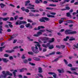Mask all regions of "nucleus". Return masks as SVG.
Wrapping results in <instances>:
<instances>
[{
    "mask_svg": "<svg viewBox=\"0 0 78 78\" xmlns=\"http://www.w3.org/2000/svg\"><path fill=\"white\" fill-rule=\"evenodd\" d=\"M48 3V2L47 1H44L43 3H44V4H47V3Z\"/></svg>",
    "mask_w": 78,
    "mask_h": 78,
    "instance_id": "864d4df0",
    "label": "nucleus"
},
{
    "mask_svg": "<svg viewBox=\"0 0 78 78\" xmlns=\"http://www.w3.org/2000/svg\"><path fill=\"white\" fill-rule=\"evenodd\" d=\"M57 71L59 73H64V70H63V69H62V70L61 69H58Z\"/></svg>",
    "mask_w": 78,
    "mask_h": 78,
    "instance_id": "9b49d317",
    "label": "nucleus"
},
{
    "mask_svg": "<svg viewBox=\"0 0 78 78\" xmlns=\"http://www.w3.org/2000/svg\"><path fill=\"white\" fill-rule=\"evenodd\" d=\"M9 59H10V60H13V57L12 56H10L9 57Z\"/></svg>",
    "mask_w": 78,
    "mask_h": 78,
    "instance_id": "58836bf2",
    "label": "nucleus"
},
{
    "mask_svg": "<svg viewBox=\"0 0 78 78\" xmlns=\"http://www.w3.org/2000/svg\"><path fill=\"white\" fill-rule=\"evenodd\" d=\"M66 16L67 17H72V16L70 15V13L69 12L66 13Z\"/></svg>",
    "mask_w": 78,
    "mask_h": 78,
    "instance_id": "aec40b11",
    "label": "nucleus"
},
{
    "mask_svg": "<svg viewBox=\"0 0 78 78\" xmlns=\"http://www.w3.org/2000/svg\"><path fill=\"white\" fill-rule=\"evenodd\" d=\"M71 70H76V69H78V67H73L71 68Z\"/></svg>",
    "mask_w": 78,
    "mask_h": 78,
    "instance_id": "a211bd4d",
    "label": "nucleus"
},
{
    "mask_svg": "<svg viewBox=\"0 0 78 78\" xmlns=\"http://www.w3.org/2000/svg\"><path fill=\"white\" fill-rule=\"evenodd\" d=\"M16 48H19V47L18 46H16L13 48V49H16Z\"/></svg>",
    "mask_w": 78,
    "mask_h": 78,
    "instance_id": "338daca9",
    "label": "nucleus"
},
{
    "mask_svg": "<svg viewBox=\"0 0 78 78\" xmlns=\"http://www.w3.org/2000/svg\"><path fill=\"white\" fill-rule=\"evenodd\" d=\"M29 14L30 15V16H34V14H33V13L31 12Z\"/></svg>",
    "mask_w": 78,
    "mask_h": 78,
    "instance_id": "680f3d73",
    "label": "nucleus"
},
{
    "mask_svg": "<svg viewBox=\"0 0 78 78\" xmlns=\"http://www.w3.org/2000/svg\"><path fill=\"white\" fill-rule=\"evenodd\" d=\"M69 39V37L67 36L66 37V38H64L63 39V41H68L67 39Z\"/></svg>",
    "mask_w": 78,
    "mask_h": 78,
    "instance_id": "412c9836",
    "label": "nucleus"
},
{
    "mask_svg": "<svg viewBox=\"0 0 78 78\" xmlns=\"http://www.w3.org/2000/svg\"><path fill=\"white\" fill-rule=\"evenodd\" d=\"M70 9V7L68 6L66 7V10H69Z\"/></svg>",
    "mask_w": 78,
    "mask_h": 78,
    "instance_id": "e433bc0d",
    "label": "nucleus"
},
{
    "mask_svg": "<svg viewBox=\"0 0 78 78\" xmlns=\"http://www.w3.org/2000/svg\"><path fill=\"white\" fill-rule=\"evenodd\" d=\"M66 72H67V73H70V74H72V73H73L71 72L70 71H66Z\"/></svg>",
    "mask_w": 78,
    "mask_h": 78,
    "instance_id": "052dcab7",
    "label": "nucleus"
},
{
    "mask_svg": "<svg viewBox=\"0 0 78 78\" xmlns=\"http://www.w3.org/2000/svg\"><path fill=\"white\" fill-rule=\"evenodd\" d=\"M23 61L24 64H27L28 62V61L27 59H24Z\"/></svg>",
    "mask_w": 78,
    "mask_h": 78,
    "instance_id": "ddd939ff",
    "label": "nucleus"
},
{
    "mask_svg": "<svg viewBox=\"0 0 78 78\" xmlns=\"http://www.w3.org/2000/svg\"><path fill=\"white\" fill-rule=\"evenodd\" d=\"M72 74H74V75H78V73H77L76 72H74L73 73H72Z\"/></svg>",
    "mask_w": 78,
    "mask_h": 78,
    "instance_id": "69168bd1",
    "label": "nucleus"
},
{
    "mask_svg": "<svg viewBox=\"0 0 78 78\" xmlns=\"http://www.w3.org/2000/svg\"><path fill=\"white\" fill-rule=\"evenodd\" d=\"M18 18V16H14V19L15 20H17Z\"/></svg>",
    "mask_w": 78,
    "mask_h": 78,
    "instance_id": "a18cd8bd",
    "label": "nucleus"
},
{
    "mask_svg": "<svg viewBox=\"0 0 78 78\" xmlns=\"http://www.w3.org/2000/svg\"><path fill=\"white\" fill-rule=\"evenodd\" d=\"M72 30L68 29L65 31L66 34H70V31H72Z\"/></svg>",
    "mask_w": 78,
    "mask_h": 78,
    "instance_id": "423d86ee",
    "label": "nucleus"
},
{
    "mask_svg": "<svg viewBox=\"0 0 78 78\" xmlns=\"http://www.w3.org/2000/svg\"><path fill=\"white\" fill-rule=\"evenodd\" d=\"M9 27H10V28H12L13 26L11 24H8Z\"/></svg>",
    "mask_w": 78,
    "mask_h": 78,
    "instance_id": "603ef678",
    "label": "nucleus"
},
{
    "mask_svg": "<svg viewBox=\"0 0 78 78\" xmlns=\"http://www.w3.org/2000/svg\"><path fill=\"white\" fill-rule=\"evenodd\" d=\"M7 76V75L6 74H5L1 76V77H3V78H6V76Z\"/></svg>",
    "mask_w": 78,
    "mask_h": 78,
    "instance_id": "473e14b6",
    "label": "nucleus"
},
{
    "mask_svg": "<svg viewBox=\"0 0 78 78\" xmlns=\"http://www.w3.org/2000/svg\"><path fill=\"white\" fill-rule=\"evenodd\" d=\"M27 22L25 21H20V20H18L16 23V25H21L22 24H26Z\"/></svg>",
    "mask_w": 78,
    "mask_h": 78,
    "instance_id": "f03ea898",
    "label": "nucleus"
},
{
    "mask_svg": "<svg viewBox=\"0 0 78 78\" xmlns=\"http://www.w3.org/2000/svg\"><path fill=\"white\" fill-rule=\"evenodd\" d=\"M17 35L16 34H14L13 35H12L11 36H10L11 38H12L13 39V38H14V37H16V36H17Z\"/></svg>",
    "mask_w": 78,
    "mask_h": 78,
    "instance_id": "f3484780",
    "label": "nucleus"
},
{
    "mask_svg": "<svg viewBox=\"0 0 78 78\" xmlns=\"http://www.w3.org/2000/svg\"><path fill=\"white\" fill-rule=\"evenodd\" d=\"M20 72H24V70H23V69H20Z\"/></svg>",
    "mask_w": 78,
    "mask_h": 78,
    "instance_id": "bf43d9fd",
    "label": "nucleus"
},
{
    "mask_svg": "<svg viewBox=\"0 0 78 78\" xmlns=\"http://www.w3.org/2000/svg\"><path fill=\"white\" fill-rule=\"evenodd\" d=\"M2 61H3L4 62H5L6 63H7V62H8L9 61V60L7 59V58H4L2 59Z\"/></svg>",
    "mask_w": 78,
    "mask_h": 78,
    "instance_id": "6e6552de",
    "label": "nucleus"
},
{
    "mask_svg": "<svg viewBox=\"0 0 78 78\" xmlns=\"http://www.w3.org/2000/svg\"><path fill=\"white\" fill-rule=\"evenodd\" d=\"M54 48V46H53V45H51V46H50L48 48L49 49H53Z\"/></svg>",
    "mask_w": 78,
    "mask_h": 78,
    "instance_id": "bb28decb",
    "label": "nucleus"
},
{
    "mask_svg": "<svg viewBox=\"0 0 78 78\" xmlns=\"http://www.w3.org/2000/svg\"><path fill=\"white\" fill-rule=\"evenodd\" d=\"M49 6H56V5L55 4H51L49 5Z\"/></svg>",
    "mask_w": 78,
    "mask_h": 78,
    "instance_id": "72a5a7b5",
    "label": "nucleus"
},
{
    "mask_svg": "<svg viewBox=\"0 0 78 78\" xmlns=\"http://www.w3.org/2000/svg\"><path fill=\"white\" fill-rule=\"evenodd\" d=\"M65 47H66V46L64 45H61L60 46V48H65Z\"/></svg>",
    "mask_w": 78,
    "mask_h": 78,
    "instance_id": "c9c22d12",
    "label": "nucleus"
},
{
    "mask_svg": "<svg viewBox=\"0 0 78 78\" xmlns=\"http://www.w3.org/2000/svg\"><path fill=\"white\" fill-rule=\"evenodd\" d=\"M28 21L29 22H30L31 23H32L33 22V21H32V20H28Z\"/></svg>",
    "mask_w": 78,
    "mask_h": 78,
    "instance_id": "0e129e2a",
    "label": "nucleus"
},
{
    "mask_svg": "<svg viewBox=\"0 0 78 78\" xmlns=\"http://www.w3.org/2000/svg\"><path fill=\"white\" fill-rule=\"evenodd\" d=\"M4 57H6V58H7L9 56V55L7 54H5L4 55Z\"/></svg>",
    "mask_w": 78,
    "mask_h": 78,
    "instance_id": "f704fd0d",
    "label": "nucleus"
},
{
    "mask_svg": "<svg viewBox=\"0 0 78 78\" xmlns=\"http://www.w3.org/2000/svg\"><path fill=\"white\" fill-rule=\"evenodd\" d=\"M47 31H48V32H49V33H51V32L53 31V30H46Z\"/></svg>",
    "mask_w": 78,
    "mask_h": 78,
    "instance_id": "3c124183",
    "label": "nucleus"
},
{
    "mask_svg": "<svg viewBox=\"0 0 78 78\" xmlns=\"http://www.w3.org/2000/svg\"><path fill=\"white\" fill-rule=\"evenodd\" d=\"M5 74L7 75H9V71H6V73H5Z\"/></svg>",
    "mask_w": 78,
    "mask_h": 78,
    "instance_id": "6e6d98bb",
    "label": "nucleus"
},
{
    "mask_svg": "<svg viewBox=\"0 0 78 78\" xmlns=\"http://www.w3.org/2000/svg\"><path fill=\"white\" fill-rule=\"evenodd\" d=\"M2 29V26H0V34H3V32L2 31H3Z\"/></svg>",
    "mask_w": 78,
    "mask_h": 78,
    "instance_id": "6ab92c4d",
    "label": "nucleus"
},
{
    "mask_svg": "<svg viewBox=\"0 0 78 78\" xmlns=\"http://www.w3.org/2000/svg\"><path fill=\"white\" fill-rule=\"evenodd\" d=\"M24 25H21L20 26V28H24Z\"/></svg>",
    "mask_w": 78,
    "mask_h": 78,
    "instance_id": "5fc2aeb1",
    "label": "nucleus"
},
{
    "mask_svg": "<svg viewBox=\"0 0 78 78\" xmlns=\"http://www.w3.org/2000/svg\"><path fill=\"white\" fill-rule=\"evenodd\" d=\"M50 14H52V15H55V14H56V13L55 12H51Z\"/></svg>",
    "mask_w": 78,
    "mask_h": 78,
    "instance_id": "774afa93",
    "label": "nucleus"
},
{
    "mask_svg": "<svg viewBox=\"0 0 78 78\" xmlns=\"http://www.w3.org/2000/svg\"><path fill=\"white\" fill-rule=\"evenodd\" d=\"M63 61L65 62L66 64H67L68 62H67V60H66L65 59H64L63 60Z\"/></svg>",
    "mask_w": 78,
    "mask_h": 78,
    "instance_id": "37998d69",
    "label": "nucleus"
},
{
    "mask_svg": "<svg viewBox=\"0 0 78 78\" xmlns=\"http://www.w3.org/2000/svg\"><path fill=\"white\" fill-rule=\"evenodd\" d=\"M37 46L38 47H41V45L39 44H36L35 45V47L34 46L32 47L31 48L32 50L33 51V52L34 53H38L39 52L38 51L36 50H38V48H37Z\"/></svg>",
    "mask_w": 78,
    "mask_h": 78,
    "instance_id": "f257e3e1",
    "label": "nucleus"
},
{
    "mask_svg": "<svg viewBox=\"0 0 78 78\" xmlns=\"http://www.w3.org/2000/svg\"><path fill=\"white\" fill-rule=\"evenodd\" d=\"M27 8L28 9H35L34 8V7H27Z\"/></svg>",
    "mask_w": 78,
    "mask_h": 78,
    "instance_id": "de8ad7c7",
    "label": "nucleus"
},
{
    "mask_svg": "<svg viewBox=\"0 0 78 78\" xmlns=\"http://www.w3.org/2000/svg\"><path fill=\"white\" fill-rule=\"evenodd\" d=\"M42 69L41 67L38 68V72L39 73H42Z\"/></svg>",
    "mask_w": 78,
    "mask_h": 78,
    "instance_id": "f8f14e48",
    "label": "nucleus"
},
{
    "mask_svg": "<svg viewBox=\"0 0 78 78\" xmlns=\"http://www.w3.org/2000/svg\"><path fill=\"white\" fill-rule=\"evenodd\" d=\"M18 77L19 78H23V76H22V75H19L18 76Z\"/></svg>",
    "mask_w": 78,
    "mask_h": 78,
    "instance_id": "e2e57ef3",
    "label": "nucleus"
},
{
    "mask_svg": "<svg viewBox=\"0 0 78 78\" xmlns=\"http://www.w3.org/2000/svg\"><path fill=\"white\" fill-rule=\"evenodd\" d=\"M27 38L29 39V41H33V39H30V37H27Z\"/></svg>",
    "mask_w": 78,
    "mask_h": 78,
    "instance_id": "a19ab883",
    "label": "nucleus"
},
{
    "mask_svg": "<svg viewBox=\"0 0 78 78\" xmlns=\"http://www.w3.org/2000/svg\"><path fill=\"white\" fill-rule=\"evenodd\" d=\"M28 53L29 55H33V52L32 51L28 52Z\"/></svg>",
    "mask_w": 78,
    "mask_h": 78,
    "instance_id": "7c9ffc66",
    "label": "nucleus"
},
{
    "mask_svg": "<svg viewBox=\"0 0 78 78\" xmlns=\"http://www.w3.org/2000/svg\"><path fill=\"white\" fill-rule=\"evenodd\" d=\"M43 52H45V51H47V48H44L43 50Z\"/></svg>",
    "mask_w": 78,
    "mask_h": 78,
    "instance_id": "4d7b16f0",
    "label": "nucleus"
},
{
    "mask_svg": "<svg viewBox=\"0 0 78 78\" xmlns=\"http://www.w3.org/2000/svg\"><path fill=\"white\" fill-rule=\"evenodd\" d=\"M55 52H53L49 54V55H55Z\"/></svg>",
    "mask_w": 78,
    "mask_h": 78,
    "instance_id": "09e8293b",
    "label": "nucleus"
},
{
    "mask_svg": "<svg viewBox=\"0 0 78 78\" xmlns=\"http://www.w3.org/2000/svg\"><path fill=\"white\" fill-rule=\"evenodd\" d=\"M66 22H67V23H73V21L72 20H67Z\"/></svg>",
    "mask_w": 78,
    "mask_h": 78,
    "instance_id": "393cba45",
    "label": "nucleus"
},
{
    "mask_svg": "<svg viewBox=\"0 0 78 78\" xmlns=\"http://www.w3.org/2000/svg\"><path fill=\"white\" fill-rule=\"evenodd\" d=\"M30 23H28L26 24L25 26L27 28H28L30 26Z\"/></svg>",
    "mask_w": 78,
    "mask_h": 78,
    "instance_id": "c756f323",
    "label": "nucleus"
},
{
    "mask_svg": "<svg viewBox=\"0 0 78 78\" xmlns=\"http://www.w3.org/2000/svg\"><path fill=\"white\" fill-rule=\"evenodd\" d=\"M42 46L43 47H44V48H47V44L45 45L44 44H42Z\"/></svg>",
    "mask_w": 78,
    "mask_h": 78,
    "instance_id": "4c0bfd02",
    "label": "nucleus"
},
{
    "mask_svg": "<svg viewBox=\"0 0 78 78\" xmlns=\"http://www.w3.org/2000/svg\"><path fill=\"white\" fill-rule=\"evenodd\" d=\"M37 75H38V76L39 77H41V78H44V77L42 75H41V74H40L39 73H38L37 74Z\"/></svg>",
    "mask_w": 78,
    "mask_h": 78,
    "instance_id": "2f4dec72",
    "label": "nucleus"
},
{
    "mask_svg": "<svg viewBox=\"0 0 78 78\" xmlns=\"http://www.w3.org/2000/svg\"><path fill=\"white\" fill-rule=\"evenodd\" d=\"M9 19V18L8 17L4 18L2 17V19L4 21H6V20H8Z\"/></svg>",
    "mask_w": 78,
    "mask_h": 78,
    "instance_id": "dca6fc26",
    "label": "nucleus"
},
{
    "mask_svg": "<svg viewBox=\"0 0 78 78\" xmlns=\"http://www.w3.org/2000/svg\"><path fill=\"white\" fill-rule=\"evenodd\" d=\"M15 51L14 50L12 49L11 50H6L5 52H6L7 53H13V52H14Z\"/></svg>",
    "mask_w": 78,
    "mask_h": 78,
    "instance_id": "0eeeda50",
    "label": "nucleus"
},
{
    "mask_svg": "<svg viewBox=\"0 0 78 78\" xmlns=\"http://www.w3.org/2000/svg\"><path fill=\"white\" fill-rule=\"evenodd\" d=\"M0 6H1V7L2 8H4V6H6V5H4L3 3H1L0 4Z\"/></svg>",
    "mask_w": 78,
    "mask_h": 78,
    "instance_id": "2eb2a0df",
    "label": "nucleus"
},
{
    "mask_svg": "<svg viewBox=\"0 0 78 78\" xmlns=\"http://www.w3.org/2000/svg\"><path fill=\"white\" fill-rule=\"evenodd\" d=\"M73 37H72L70 38V39H69V41H75V38H73Z\"/></svg>",
    "mask_w": 78,
    "mask_h": 78,
    "instance_id": "4be33fe9",
    "label": "nucleus"
},
{
    "mask_svg": "<svg viewBox=\"0 0 78 78\" xmlns=\"http://www.w3.org/2000/svg\"><path fill=\"white\" fill-rule=\"evenodd\" d=\"M59 60V58H57L56 59H55L54 60L52 61V62H56L57 61H58Z\"/></svg>",
    "mask_w": 78,
    "mask_h": 78,
    "instance_id": "b1692460",
    "label": "nucleus"
},
{
    "mask_svg": "<svg viewBox=\"0 0 78 78\" xmlns=\"http://www.w3.org/2000/svg\"><path fill=\"white\" fill-rule=\"evenodd\" d=\"M54 41H55V38H52L51 41H49V43H51V42H54Z\"/></svg>",
    "mask_w": 78,
    "mask_h": 78,
    "instance_id": "c85d7f7f",
    "label": "nucleus"
},
{
    "mask_svg": "<svg viewBox=\"0 0 78 78\" xmlns=\"http://www.w3.org/2000/svg\"><path fill=\"white\" fill-rule=\"evenodd\" d=\"M53 9H54L53 8H51L48 7H47L46 8V9H49L50 10H53Z\"/></svg>",
    "mask_w": 78,
    "mask_h": 78,
    "instance_id": "a878e982",
    "label": "nucleus"
},
{
    "mask_svg": "<svg viewBox=\"0 0 78 78\" xmlns=\"http://www.w3.org/2000/svg\"><path fill=\"white\" fill-rule=\"evenodd\" d=\"M49 21V19L48 18H47L46 17H43L41 18H40L39 19V21L41 22H45V21Z\"/></svg>",
    "mask_w": 78,
    "mask_h": 78,
    "instance_id": "7ed1b4c3",
    "label": "nucleus"
},
{
    "mask_svg": "<svg viewBox=\"0 0 78 78\" xmlns=\"http://www.w3.org/2000/svg\"><path fill=\"white\" fill-rule=\"evenodd\" d=\"M25 11L26 12H30V10H28V9H25Z\"/></svg>",
    "mask_w": 78,
    "mask_h": 78,
    "instance_id": "49530a36",
    "label": "nucleus"
},
{
    "mask_svg": "<svg viewBox=\"0 0 78 78\" xmlns=\"http://www.w3.org/2000/svg\"><path fill=\"white\" fill-rule=\"evenodd\" d=\"M21 9H22L23 11H24L25 10V8L24 7H23L21 8Z\"/></svg>",
    "mask_w": 78,
    "mask_h": 78,
    "instance_id": "13d9d810",
    "label": "nucleus"
},
{
    "mask_svg": "<svg viewBox=\"0 0 78 78\" xmlns=\"http://www.w3.org/2000/svg\"><path fill=\"white\" fill-rule=\"evenodd\" d=\"M42 33V32H38L37 33V34H34V36L35 37H39L40 36V35H41Z\"/></svg>",
    "mask_w": 78,
    "mask_h": 78,
    "instance_id": "39448f33",
    "label": "nucleus"
},
{
    "mask_svg": "<svg viewBox=\"0 0 78 78\" xmlns=\"http://www.w3.org/2000/svg\"><path fill=\"white\" fill-rule=\"evenodd\" d=\"M46 15L48 17H52V18H55V16L53 15H50L49 13H47L46 14Z\"/></svg>",
    "mask_w": 78,
    "mask_h": 78,
    "instance_id": "9d476101",
    "label": "nucleus"
},
{
    "mask_svg": "<svg viewBox=\"0 0 78 78\" xmlns=\"http://www.w3.org/2000/svg\"><path fill=\"white\" fill-rule=\"evenodd\" d=\"M29 63L30 64V65H31V66H35V64L32 63L31 62H29Z\"/></svg>",
    "mask_w": 78,
    "mask_h": 78,
    "instance_id": "79ce46f5",
    "label": "nucleus"
},
{
    "mask_svg": "<svg viewBox=\"0 0 78 78\" xmlns=\"http://www.w3.org/2000/svg\"><path fill=\"white\" fill-rule=\"evenodd\" d=\"M63 61L65 62L66 64H67L68 62H67V60H66L65 59H64L63 60Z\"/></svg>",
    "mask_w": 78,
    "mask_h": 78,
    "instance_id": "c03bdc74",
    "label": "nucleus"
},
{
    "mask_svg": "<svg viewBox=\"0 0 78 78\" xmlns=\"http://www.w3.org/2000/svg\"><path fill=\"white\" fill-rule=\"evenodd\" d=\"M51 46V44H50V43H47L46 44V46L47 48V47H50Z\"/></svg>",
    "mask_w": 78,
    "mask_h": 78,
    "instance_id": "cd10ccee",
    "label": "nucleus"
},
{
    "mask_svg": "<svg viewBox=\"0 0 78 78\" xmlns=\"http://www.w3.org/2000/svg\"><path fill=\"white\" fill-rule=\"evenodd\" d=\"M48 74L49 75H53V76L54 78H56V76H57V74L55 73L49 72L48 73Z\"/></svg>",
    "mask_w": 78,
    "mask_h": 78,
    "instance_id": "20e7f679",
    "label": "nucleus"
},
{
    "mask_svg": "<svg viewBox=\"0 0 78 78\" xmlns=\"http://www.w3.org/2000/svg\"><path fill=\"white\" fill-rule=\"evenodd\" d=\"M16 72H17V70H15L13 72V74L14 78H16Z\"/></svg>",
    "mask_w": 78,
    "mask_h": 78,
    "instance_id": "1a4fd4ad",
    "label": "nucleus"
},
{
    "mask_svg": "<svg viewBox=\"0 0 78 78\" xmlns=\"http://www.w3.org/2000/svg\"><path fill=\"white\" fill-rule=\"evenodd\" d=\"M33 59L35 60V61H41V59L39 58L34 57L33 58Z\"/></svg>",
    "mask_w": 78,
    "mask_h": 78,
    "instance_id": "4468645a",
    "label": "nucleus"
},
{
    "mask_svg": "<svg viewBox=\"0 0 78 78\" xmlns=\"http://www.w3.org/2000/svg\"><path fill=\"white\" fill-rule=\"evenodd\" d=\"M76 34V31H73L70 32V34Z\"/></svg>",
    "mask_w": 78,
    "mask_h": 78,
    "instance_id": "5701e85b",
    "label": "nucleus"
},
{
    "mask_svg": "<svg viewBox=\"0 0 78 78\" xmlns=\"http://www.w3.org/2000/svg\"><path fill=\"white\" fill-rule=\"evenodd\" d=\"M22 59H25L26 58V57L24 56V55H23L21 57Z\"/></svg>",
    "mask_w": 78,
    "mask_h": 78,
    "instance_id": "ea45409f",
    "label": "nucleus"
},
{
    "mask_svg": "<svg viewBox=\"0 0 78 78\" xmlns=\"http://www.w3.org/2000/svg\"><path fill=\"white\" fill-rule=\"evenodd\" d=\"M68 66L69 67H72V65L70 63H69L68 65Z\"/></svg>",
    "mask_w": 78,
    "mask_h": 78,
    "instance_id": "8fccbe9b",
    "label": "nucleus"
}]
</instances>
